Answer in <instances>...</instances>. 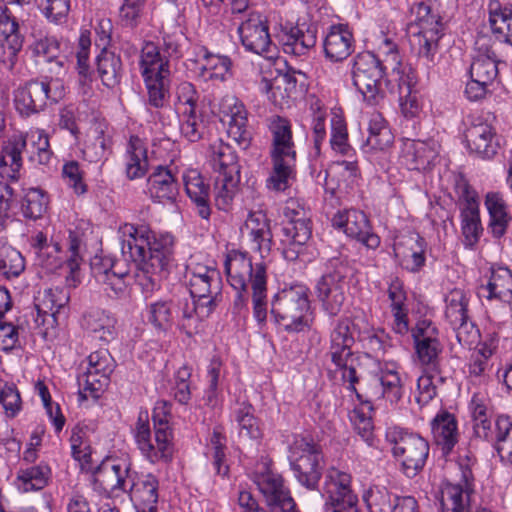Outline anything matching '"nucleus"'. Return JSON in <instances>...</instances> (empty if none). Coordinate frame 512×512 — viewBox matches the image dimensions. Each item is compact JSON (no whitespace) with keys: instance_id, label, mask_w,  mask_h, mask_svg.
<instances>
[{"instance_id":"41","label":"nucleus","mask_w":512,"mask_h":512,"mask_svg":"<svg viewBox=\"0 0 512 512\" xmlns=\"http://www.w3.org/2000/svg\"><path fill=\"white\" fill-rule=\"evenodd\" d=\"M410 29L413 35H442V23L440 17L431 13V9L423 2L417 3L411 8Z\"/></svg>"},{"instance_id":"58","label":"nucleus","mask_w":512,"mask_h":512,"mask_svg":"<svg viewBox=\"0 0 512 512\" xmlns=\"http://www.w3.org/2000/svg\"><path fill=\"white\" fill-rule=\"evenodd\" d=\"M253 411L251 404L241 403L234 412V418L239 427V435L256 440L261 437V430Z\"/></svg>"},{"instance_id":"57","label":"nucleus","mask_w":512,"mask_h":512,"mask_svg":"<svg viewBox=\"0 0 512 512\" xmlns=\"http://www.w3.org/2000/svg\"><path fill=\"white\" fill-rule=\"evenodd\" d=\"M147 92L148 102L155 108L164 107L169 97L170 75H153L143 77Z\"/></svg>"},{"instance_id":"38","label":"nucleus","mask_w":512,"mask_h":512,"mask_svg":"<svg viewBox=\"0 0 512 512\" xmlns=\"http://www.w3.org/2000/svg\"><path fill=\"white\" fill-rule=\"evenodd\" d=\"M116 319L104 310H92L83 317V327L96 339L104 342L116 336Z\"/></svg>"},{"instance_id":"62","label":"nucleus","mask_w":512,"mask_h":512,"mask_svg":"<svg viewBox=\"0 0 512 512\" xmlns=\"http://www.w3.org/2000/svg\"><path fill=\"white\" fill-rule=\"evenodd\" d=\"M204 128L202 117L198 111L189 108V111L181 112L180 131L189 142L199 141L203 137Z\"/></svg>"},{"instance_id":"34","label":"nucleus","mask_w":512,"mask_h":512,"mask_svg":"<svg viewBox=\"0 0 512 512\" xmlns=\"http://www.w3.org/2000/svg\"><path fill=\"white\" fill-rule=\"evenodd\" d=\"M137 473L133 471L126 493H129L135 507H157L159 481L152 474L142 475L136 480Z\"/></svg>"},{"instance_id":"28","label":"nucleus","mask_w":512,"mask_h":512,"mask_svg":"<svg viewBox=\"0 0 512 512\" xmlns=\"http://www.w3.org/2000/svg\"><path fill=\"white\" fill-rule=\"evenodd\" d=\"M430 425L435 444L444 456H448L460 438L455 415L446 410H441L432 419Z\"/></svg>"},{"instance_id":"2","label":"nucleus","mask_w":512,"mask_h":512,"mask_svg":"<svg viewBox=\"0 0 512 512\" xmlns=\"http://www.w3.org/2000/svg\"><path fill=\"white\" fill-rule=\"evenodd\" d=\"M271 314L275 323L288 333L309 328L312 321L309 289L303 284L282 289L272 300Z\"/></svg>"},{"instance_id":"33","label":"nucleus","mask_w":512,"mask_h":512,"mask_svg":"<svg viewBox=\"0 0 512 512\" xmlns=\"http://www.w3.org/2000/svg\"><path fill=\"white\" fill-rule=\"evenodd\" d=\"M394 135L380 113H372L368 124V136L362 150L366 154L385 152L392 147Z\"/></svg>"},{"instance_id":"9","label":"nucleus","mask_w":512,"mask_h":512,"mask_svg":"<svg viewBox=\"0 0 512 512\" xmlns=\"http://www.w3.org/2000/svg\"><path fill=\"white\" fill-rule=\"evenodd\" d=\"M347 272V260L333 257L328 261L327 272L316 283L315 295L321 303L322 309L330 316L338 315L346 300L345 278Z\"/></svg>"},{"instance_id":"42","label":"nucleus","mask_w":512,"mask_h":512,"mask_svg":"<svg viewBox=\"0 0 512 512\" xmlns=\"http://www.w3.org/2000/svg\"><path fill=\"white\" fill-rule=\"evenodd\" d=\"M394 251L396 256L407 262V268L411 271L419 270L425 263L424 239L417 234L404 237L395 244Z\"/></svg>"},{"instance_id":"5","label":"nucleus","mask_w":512,"mask_h":512,"mask_svg":"<svg viewBox=\"0 0 512 512\" xmlns=\"http://www.w3.org/2000/svg\"><path fill=\"white\" fill-rule=\"evenodd\" d=\"M224 269L228 283L235 291V297L231 306L232 313L235 317L244 319L249 312V287L253 290L256 264L253 265L248 253L231 250L226 255Z\"/></svg>"},{"instance_id":"60","label":"nucleus","mask_w":512,"mask_h":512,"mask_svg":"<svg viewBox=\"0 0 512 512\" xmlns=\"http://www.w3.org/2000/svg\"><path fill=\"white\" fill-rule=\"evenodd\" d=\"M50 469L46 465H35L21 468L17 474V480L21 482L24 491L42 489L48 479Z\"/></svg>"},{"instance_id":"6","label":"nucleus","mask_w":512,"mask_h":512,"mask_svg":"<svg viewBox=\"0 0 512 512\" xmlns=\"http://www.w3.org/2000/svg\"><path fill=\"white\" fill-rule=\"evenodd\" d=\"M385 436L392 445V454L400 463L403 473L409 478L415 477L423 469L429 455L428 442L398 426L387 428Z\"/></svg>"},{"instance_id":"1","label":"nucleus","mask_w":512,"mask_h":512,"mask_svg":"<svg viewBox=\"0 0 512 512\" xmlns=\"http://www.w3.org/2000/svg\"><path fill=\"white\" fill-rule=\"evenodd\" d=\"M270 157L272 171L267 179V187L274 191L286 190L295 176L296 150L289 120L274 116L270 120Z\"/></svg>"},{"instance_id":"36","label":"nucleus","mask_w":512,"mask_h":512,"mask_svg":"<svg viewBox=\"0 0 512 512\" xmlns=\"http://www.w3.org/2000/svg\"><path fill=\"white\" fill-rule=\"evenodd\" d=\"M186 193L195 204L197 214L204 220H209L211 208L209 205V186L196 170H189L183 175Z\"/></svg>"},{"instance_id":"14","label":"nucleus","mask_w":512,"mask_h":512,"mask_svg":"<svg viewBox=\"0 0 512 512\" xmlns=\"http://www.w3.org/2000/svg\"><path fill=\"white\" fill-rule=\"evenodd\" d=\"M218 114L228 136L242 149H247L252 140V131L244 103L235 95H225L219 102Z\"/></svg>"},{"instance_id":"48","label":"nucleus","mask_w":512,"mask_h":512,"mask_svg":"<svg viewBox=\"0 0 512 512\" xmlns=\"http://www.w3.org/2000/svg\"><path fill=\"white\" fill-rule=\"evenodd\" d=\"M489 23L499 39L512 45V7L502 6L498 1L490 2Z\"/></svg>"},{"instance_id":"10","label":"nucleus","mask_w":512,"mask_h":512,"mask_svg":"<svg viewBox=\"0 0 512 512\" xmlns=\"http://www.w3.org/2000/svg\"><path fill=\"white\" fill-rule=\"evenodd\" d=\"M353 323L349 318L340 319L330 334L329 354L332 363L341 371V379L347 384L346 389L357 392L356 383L359 382V374L352 365V346L355 342Z\"/></svg>"},{"instance_id":"15","label":"nucleus","mask_w":512,"mask_h":512,"mask_svg":"<svg viewBox=\"0 0 512 512\" xmlns=\"http://www.w3.org/2000/svg\"><path fill=\"white\" fill-rule=\"evenodd\" d=\"M254 482L264 496L270 512H298L280 474L263 465L255 472Z\"/></svg>"},{"instance_id":"29","label":"nucleus","mask_w":512,"mask_h":512,"mask_svg":"<svg viewBox=\"0 0 512 512\" xmlns=\"http://www.w3.org/2000/svg\"><path fill=\"white\" fill-rule=\"evenodd\" d=\"M317 31L313 26L297 24L289 29L285 28L280 34V42L284 53L294 56L306 55L315 47Z\"/></svg>"},{"instance_id":"7","label":"nucleus","mask_w":512,"mask_h":512,"mask_svg":"<svg viewBox=\"0 0 512 512\" xmlns=\"http://www.w3.org/2000/svg\"><path fill=\"white\" fill-rule=\"evenodd\" d=\"M283 216V255L285 259L293 261L311 237L310 213L302 200L290 198L283 208Z\"/></svg>"},{"instance_id":"59","label":"nucleus","mask_w":512,"mask_h":512,"mask_svg":"<svg viewBox=\"0 0 512 512\" xmlns=\"http://www.w3.org/2000/svg\"><path fill=\"white\" fill-rule=\"evenodd\" d=\"M445 302V316L451 325L458 324L460 321H464L466 318H468V299L462 289H452L446 295Z\"/></svg>"},{"instance_id":"52","label":"nucleus","mask_w":512,"mask_h":512,"mask_svg":"<svg viewBox=\"0 0 512 512\" xmlns=\"http://www.w3.org/2000/svg\"><path fill=\"white\" fill-rule=\"evenodd\" d=\"M25 270L22 254L0 239V274L7 279L17 278Z\"/></svg>"},{"instance_id":"24","label":"nucleus","mask_w":512,"mask_h":512,"mask_svg":"<svg viewBox=\"0 0 512 512\" xmlns=\"http://www.w3.org/2000/svg\"><path fill=\"white\" fill-rule=\"evenodd\" d=\"M70 299L68 291L64 288L55 287L45 289L35 299L37 325H54L57 316L65 309Z\"/></svg>"},{"instance_id":"63","label":"nucleus","mask_w":512,"mask_h":512,"mask_svg":"<svg viewBox=\"0 0 512 512\" xmlns=\"http://www.w3.org/2000/svg\"><path fill=\"white\" fill-rule=\"evenodd\" d=\"M330 145L333 151L344 156H349L353 152V148L348 142L346 123L339 116H334L331 120Z\"/></svg>"},{"instance_id":"39","label":"nucleus","mask_w":512,"mask_h":512,"mask_svg":"<svg viewBox=\"0 0 512 512\" xmlns=\"http://www.w3.org/2000/svg\"><path fill=\"white\" fill-rule=\"evenodd\" d=\"M126 176L130 180L143 177L148 171L147 148L145 142L132 135L126 150Z\"/></svg>"},{"instance_id":"25","label":"nucleus","mask_w":512,"mask_h":512,"mask_svg":"<svg viewBox=\"0 0 512 512\" xmlns=\"http://www.w3.org/2000/svg\"><path fill=\"white\" fill-rule=\"evenodd\" d=\"M137 234L132 233L135 238L140 236V230H146L144 237L148 242L146 246V261L154 263L156 269H167L173 255L174 238L171 234H160L155 236L149 227L141 225L135 226Z\"/></svg>"},{"instance_id":"4","label":"nucleus","mask_w":512,"mask_h":512,"mask_svg":"<svg viewBox=\"0 0 512 512\" xmlns=\"http://www.w3.org/2000/svg\"><path fill=\"white\" fill-rule=\"evenodd\" d=\"M359 400L366 398L372 400L387 399L391 403L399 402L404 394V381L400 374V366L395 361H383L378 364V371L370 376L359 375L356 383Z\"/></svg>"},{"instance_id":"27","label":"nucleus","mask_w":512,"mask_h":512,"mask_svg":"<svg viewBox=\"0 0 512 512\" xmlns=\"http://www.w3.org/2000/svg\"><path fill=\"white\" fill-rule=\"evenodd\" d=\"M325 57L331 62H342L354 51L355 39L347 25H332L323 41Z\"/></svg>"},{"instance_id":"8","label":"nucleus","mask_w":512,"mask_h":512,"mask_svg":"<svg viewBox=\"0 0 512 512\" xmlns=\"http://www.w3.org/2000/svg\"><path fill=\"white\" fill-rule=\"evenodd\" d=\"M288 458L296 480L309 490L316 489L323 468L320 447L312 440L296 436L290 444Z\"/></svg>"},{"instance_id":"26","label":"nucleus","mask_w":512,"mask_h":512,"mask_svg":"<svg viewBox=\"0 0 512 512\" xmlns=\"http://www.w3.org/2000/svg\"><path fill=\"white\" fill-rule=\"evenodd\" d=\"M476 45L477 53L470 66V76L472 79H479L482 83L493 86L499 74L497 55L486 38H480Z\"/></svg>"},{"instance_id":"18","label":"nucleus","mask_w":512,"mask_h":512,"mask_svg":"<svg viewBox=\"0 0 512 512\" xmlns=\"http://www.w3.org/2000/svg\"><path fill=\"white\" fill-rule=\"evenodd\" d=\"M332 225L367 248L376 249L380 245V238L372 232L369 220L362 211L355 209L338 211L332 218Z\"/></svg>"},{"instance_id":"16","label":"nucleus","mask_w":512,"mask_h":512,"mask_svg":"<svg viewBox=\"0 0 512 512\" xmlns=\"http://www.w3.org/2000/svg\"><path fill=\"white\" fill-rule=\"evenodd\" d=\"M351 475L336 469H328L324 481V494L328 497L327 511L331 512H360L357 495L351 488Z\"/></svg>"},{"instance_id":"19","label":"nucleus","mask_w":512,"mask_h":512,"mask_svg":"<svg viewBox=\"0 0 512 512\" xmlns=\"http://www.w3.org/2000/svg\"><path fill=\"white\" fill-rule=\"evenodd\" d=\"M242 45L247 51L262 55L272 46L267 21L259 13H250L238 27Z\"/></svg>"},{"instance_id":"3","label":"nucleus","mask_w":512,"mask_h":512,"mask_svg":"<svg viewBox=\"0 0 512 512\" xmlns=\"http://www.w3.org/2000/svg\"><path fill=\"white\" fill-rule=\"evenodd\" d=\"M146 230H140V236L135 238L132 233H136L133 225L125 223L119 228L121 239V251L133 261L138 270L135 273V281L146 294L152 293L160 286L162 278L167 269H154V263L146 261V241L144 234Z\"/></svg>"},{"instance_id":"56","label":"nucleus","mask_w":512,"mask_h":512,"mask_svg":"<svg viewBox=\"0 0 512 512\" xmlns=\"http://www.w3.org/2000/svg\"><path fill=\"white\" fill-rule=\"evenodd\" d=\"M83 244L81 234L78 231H70L68 237V251L70 257L66 262L68 275H66V284L69 287H76L80 283L79 266L81 261L80 248Z\"/></svg>"},{"instance_id":"37","label":"nucleus","mask_w":512,"mask_h":512,"mask_svg":"<svg viewBox=\"0 0 512 512\" xmlns=\"http://www.w3.org/2000/svg\"><path fill=\"white\" fill-rule=\"evenodd\" d=\"M208 163L219 174H239L237 155L233 149L221 140L210 144L207 152Z\"/></svg>"},{"instance_id":"45","label":"nucleus","mask_w":512,"mask_h":512,"mask_svg":"<svg viewBox=\"0 0 512 512\" xmlns=\"http://www.w3.org/2000/svg\"><path fill=\"white\" fill-rule=\"evenodd\" d=\"M49 197L39 187H28L22 189L20 208L24 218L30 220L40 219L47 211Z\"/></svg>"},{"instance_id":"23","label":"nucleus","mask_w":512,"mask_h":512,"mask_svg":"<svg viewBox=\"0 0 512 512\" xmlns=\"http://www.w3.org/2000/svg\"><path fill=\"white\" fill-rule=\"evenodd\" d=\"M214 308L212 300L180 299L177 310L178 327L188 336L198 333L203 319L208 317Z\"/></svg>"},{"instance_id":"31","label":"nucleus","mask_w":512,"mask_h":512,"mask_svg":"<svg viewBox=\"0 0 512 512\" xmlns=\"http://www.w3.org/2000/svg\"><path fill=\"white\" fill-rule=\"evenodd\" d=\"M150 198L159 203H174L179 193L178 183L172 171L158 166L147 179Z\"/></svg>"},{"instance_id":"55","label":"nucleus","mask_w":512,"mask_h":512,"mask_svg":"<svg viewBox=\"0 0 512 512\" xmlns=\"http://www.w3.org/2000/svg\"><path fill=\"white\" fill-rule=\"evenodd\" d=\"M495 447L502 462L512 465V421L507 416L496 419Z\"/></svg>"},{"instance_id":"12","label":"nucleus","mask_w":512,"mask_h":512,"mask_svg":"<svg viewBox=\"0 0 512 512\" xmlns=\"http://www.w3.org/2000/svg\"><path fill=\"white\" fill-rule=\"evenodd\" d=\"M384 69L379 58L371 52L360 53L355 58L353 83L371 104H377L385 96Z\"/></svg>"},{"instance_id":"22","label":"nucleus","mask_w":512,"mask_h":512,"mask_svg":"<svg viewBox=\"0 0 512 512\" xmlns=\"http://www.w3.org/2000/svg\"><path fill=\"white\" fill-rule=\"evenodd\" d=\"M439 145L433 139H404L400 160L409 170H425L438 156Z\"/></svg>"},{"instance_id":"35","label":"nucleus","mask_w":512,"mask_h":512,"mask_svg":"<svg viewBox=\"0 0 512 512\" xmlns=\"http://www.w3.org/2000/svg\"><path fill=\"white\" fill-rule=\"evenodd\" d=\"M197 60L198 76L205 82H224L230 76L231 61L226 56L209 53L205 48L200 50Z\"/></svg>"},{"instance_id":"49","label":"nucleus","mask_w":512,"mask_h":512,"mask_svg":"<svg viewBox=\"0 0 512 512\" xmlns=\"http://www.w3.org/2000/svg\"><path fill=\"white\" fill-rule=\"evenodd\" d=\"M142 77L153 75H170L168 59L163 58L159 47L153 42H147L142 47L140 56Z\"/></svg>"},{"instance_id":"54","label":"nucleus","mask_w":512,"mask_h":512,"mask_svg":"<svg viewBox=\"0 0 512 512\" xmlns=\"http://www.w3.org/2000/svg\"><path fill=\"white\" fill-rule=\"evenodd\" d=\"M471 490L460 485L447 484L442 490L443 512H468Z\"/></svg>"},{"instance_id":"30","label":"nucleus","mask_w":512,"mask_h":512,"mask_svg":"<svg viewBox=\"0 0 512 512\" xmlns=\"http://www.w3.org/2000/svg\"><path fill=\"white\" fill-rule=\"evenodd\" d=\"M467 145L471 152L482 158H492L498 149V142L493 127L487 122L478 120L467 128L465 133Z\"/></svg>"},{"instance_id":"32","label":"nucleus","mask_w":512,"mask_h":512,"mask_svg":"<svg viewBox=\"0 0 512 512\" xmlns=\"http://www.w3.org/2000/svg\"><path fill=\"white\" fill-rule=\"evenodd\" d=\"M92 270L97 282L104 286L109 297L122 298L128 294V285L131 276L127 270L118 269V264H110L109 267L92 264Z\"/></svg>"},{"instance_id":"51","label":"nucleus","mask_w":512,"mask_h":512,"mask_svg":"<svg viewBox=\"0 0 512 512\" xmlns=\"http://www.w3.org/2000/svg\"><path fill=\"white\" fill-rule=\"evenodd\" d=\"M488 298H496L510 303L512 301V272L507 267L492 269L490 280L485 288Z\"/></svg>"},{"instance_id":"13","label":"nucleus","mask_w":512,"mask_h":512,"mask_svg":"<svg viewBox=\"0 0 512 512\" xmlns=\"http://www.w3.org/2000/svg\"><path fill=\"white\" fill-rule=\"evenodd\" d=\"M134 438L141 454L151 463L169 461L172 457V436H168L160 423V428L152 437L147 412H140L134 428Z\"/></svg>"},{"instance_id":"17","label":"nucleus","mask_w":512,"mask_h":512,"mask_svg":"<svg viewBox=\"0 0 512 512\" xmlns=\"http://www.w3.org/2000/svg\"><path fill=\"white\" fill-rule=\"evenodd\" d=\"M113 371V360L107 350H97L87 357L86 370L78 376L80 394L84 398H98L108 384Z\"/></svg>"},{"instance_id":"43","label":"nucleus","mask_w":512,"mask_h":512,"mask_svg":"<svg viewBox=\"0 0 512 512\" xmlns=\"http://www.w3.org/2000/svg\"><path fill=\"white\" fill-rule=\"evenodd\" d=\"M97 71L106 87L114 88L119 85L124 73L120 55L104 49L97 57Z\"/></svg>"},{"instance_id":"46","label":"nucleus","mask_w":512,"mask_h":512,"mask_svg":"<svg viewBox=\"0 0 512 512\" xmlns=\"http://www.w3.org/2000/svg\"><path fill=\"white\" fill-rule=\"evenodd\" d=\"M485 205L490 215L489 227L492 234L500 238L505 234L510 221L506 203L500 193L490 192L486 195Z\"/></svg>"},{"instance_id":"53","label":"nucleus","mask_w":512,"mask_h":512,"mask_svg":"<svg viewBox=\"0 0 512 512\" xmlns=\"http://www.w3.org/2000/svg\"><path fill=\"white\" fill-rule=\"evenodd\" d=\"M240 182V174H219L215 178L214 192L215 205L218 209L226 211L229 209L238 184Z\"/></svg>"},{"instance_id":"61","label":"nucleus","mask_w":512,"mask_h":512,"mask_svg":"<svg viewBox=\"0 0 512 512\" xmlns=\"http://www.w3.org/2000/svg\"><path fill=\"white\" fill-rule=\"evenodd\" d=\"M188 285L191 298L199 299L200 301L212 300V305L216 306L217 298L221 292V284L215 290L213 282L210 281V275L189 277Z\"/></svg>"},{"instance_id":"64","label":"nucleus","mask_w":512,"mask_h":512,"mask_svg":"<svg viewBox=\"0 0 512 512\" xmlns=\"http://www.w3.org/2000/svg\"><path fill=\"white\" fill-rule=\"evenodd\" d=\"M16 190L10 183L0 182V232L6 229L14 217Z\"/></svg>"},{"instance_id":"11","label":"nucleus","mask_w":512,"mask_h":512,"mask_svg":"<svg viewBox=\"0 0 512 512\" xmlns=\"http://www.w3.org/2000/svg\"><path fill=\"white\" fill-rule=\"evenodd\" d=\"M64 96V88L58 80H30L14 91L15 109L29 117L44 110L47 103H56Z\"/></svg>"},{"instance_id":"50","label":"nucleus","mask_w":512,"mask_h":512,"mask_svg":"<svg viewBox=\"0 0 512 512\" xmlns=\"http://www.w3.org/2000/svg\"><path fill=\"white\" fill-rule=\"evenodd\" d=\"M226 442V436L218 428H215L206 445V456L211 460L215 473L221 477H225L229 473Z\"/></svg>"},{"instance_id":"47","label":"nucleus","mask_w":512,"mask_h":512,"mask_svg":"<svg viewBox=\"0 0 512 512\" xmlns=\"http://www.w3.org/2000/svg\"><path fill=\"white\" fill-rule=\"evenodd\" d=\"M376 501L367 505L370 509L373 506H380L379 512H419L417 500L412 496L391 495L388 492H377L370 496Z\"/></svg>"},{"instance_id":"40","label":"nucleus","mask_w":512,"mask_h":512,"mask_svg":"<svg viewBox=\"0 0 512 512\" xmlns=\"http://www.w3.org/2000/svg\"><path fill=\"white\" fill-rule=\"evenodd\" d=\"M296 88V80L289 74H283L274 80L263 78L260 82V89L268 99L278 108L283 109L289 106L291 91Z\"/></svg>"},{"instance_id":"20","label":"nucleus","mask_w":512,"mask_h":512,"mask_svg":"<svg viewBox=\"0 0 512 512\" xmlns=\"http://www.w3.org/2000/svg\"><path fill=\"white\" fill-rule=\"evenodd\" d=\"M133 474L131 464L127 460L108 459L101 463L94 473V483L106 492H127Z\"/></svg>"},{"instance_id":"44","label":"nucleus","mask_w":512,"mask_h":512,"mask_svg":"<svg viewBox=\"0 0 512 512\" xmlns=\"http://www.w3.org/2000/svg\"><path fill=\"white\" fill-rule=\"evenodd\" d=\"M267 275L266 264L256 263V272L253 279V315L259 325H264L267 318Z\"/></svg>"},{"instance_id":"21","label":"nucleus","mask_w":512,"mask_h":512,"mask_svg":"<svg viewBox=\"0 0 512 512\" xmlns=\"http://www.w3.org/2000/svg\"><path fill=\"white\" fill-rule=\"evenodd\" d=\"M25 148L26 138L22 135L14 136L4 143L0 151V182L13 186L22 178V153Z\"/></svg>"}]
</instances>
